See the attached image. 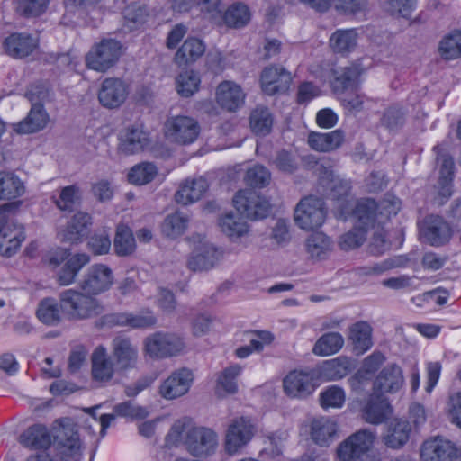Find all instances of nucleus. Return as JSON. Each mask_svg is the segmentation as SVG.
<instances>
[{
  "label": "nucleus",
  "instance_id": "nucleus-55",
  "mask_svg": "<svg viewBox=\"0 0 461 461\" xmlns=\"http://www.w3.org/2000/svg\"><path fill=\"white\" fill-rule=\"evenodd\" d=\"M187 217L180 212L168 215L163 221L161 230L165 236L175 239L181 236L187 226Z\"/></svg>",
  "mask_w": 461,
  "mask_h": 461
},
{
  "label": "nucleus",
  "instance_id": "nucleus-63",
  "mask_svg": "<svg viewBox=\"0 0 461 461\" xmlns=\"http://www.w3.org/2000/svg\"><path fill=\"white\" fill-rule=\"evenodd\" d=\"M123 14L129 28L134 29L146 22L147 9L138 5H131L124 9Z\"/></svg>",
  "mask_w": 461,
  "mask_h": 461
},
{
  "label": "nucleus",
  "instance_id": "nucleus-16",
  "mask_svg": "<svg viewBox=\"0 0 461 461\" xmlns=\"http://www.w3.org/2000/svg\"><path fill=\"white\" fill-rule=\"evenodd\" d=\"M194 380V373L187 367L173 371L158 387V394L165 400H175L185 395Z\"/></svg>",
  "mask_w": 461,
  "mask_h": 461
},
{
  "label": "nucleus",
  "instance_id": "nucleus-42",
  "mask_svg": "<svg viewBox=\"0 0 461 461\" xmlns=\"http://www.w3.org/2000/svg\"><path fill=\"white\" fill-rule=\"evenodd\" d=\"M349 340L357 354H364L373 346L372 328L366 321H358L349 329Z\"/></svg>",
  "mask_w": 461,
  "mask_h": 461
},
{
  "label": "nucleus",
  "instance_id": "nucleus-60",
  "mask_svg": "<svg viewBox=\"0 0 461 461\" xmlns=\"http://www.w3.org/2000/svg\"><path fill=\"white\" fill-rule=\"evenodd\" d=\"M220 0H173V8L185 12L194 5L200 6L202 12H212L219 5Z\"/></svg>",
  "mask_w": 461,
  "mask_h": 461
},
{
  "label": "nucleus",
  "instance_id": "nucleus-12",
  "mask_svg": "<svg viewBox=\"0 0 461 461\" xmlns=\"http://www.w3.org/2000/svg\"><path fill=\"white\" fill-rule=\"evenodd\" d=\"M114 273L108 265L95 263L85 271L79 282V287L83 292L95 297L109 291L114 285Z\"/></svg>",
  "mask_w": 461,
  "mask_h": 461
},
{
  "label": "nucleus",
  "instance_id": "nucleus-59",
  "mask_svg": "<svg viewBox=\"0 0 461 461\" xmlns=\"http://www.w3.org/2000/svg\"><path fill=\"white\" fill-rule=\"evenodd\" d=\"M79 198V189L76 185H68L60 190L59 197L53 196L52 200L61 211L71 210Z\"/></svg>",
  "mask_w": 461,
  "mask_h": 461
},
{
  "label": "nucleus",
  "instance_id": "nucleus-52",
  "mask_svg": "<svg viewBox=\"0 0 461 461\" xmlns=\"http://www.w3.org/2000/svg\"><path fill=\"white\" fill-rule=\"evenodd\" d=\"M62 314L60 303L52 298H46L39 303L37 317L44 324L57 325L61 321Z\"/></svg>",
  "mask_w": 461,
  "mask_h": 461
},
{
  "label": "nucleus",
  "instance_id": "nucleus-46",
  "mask_svg": "<svg viewBox=\"0 0 461 461\" xmlns=\"http://www.w3.org/2000/svg\"><path fill=\"white\" fill-rule=\"evenodd\" d=\"M273 122V115L266 106L258 105L250 113L249 126L251 131L257 135L266 136L269 134Z\"/></svg>",
  "mask_w": 461,
  "mask_h": 461
},
{
  "label": "nucleus",
  "instance_id": "nucleus-33",
  "mask_svg": "<svg viewBox=\"0 0 461 461\" xmlns=\"http://www.w3.org/2000/svg\"><path fill=\"white\" fill-rule=\"evenodd\" d=\"M384 362V355L378 351H375L366 357L357 372L349 379L352 388L358 389L362 384L371 380L374 374Z\"/></svg>",
  "mask_w": 461,
  "mask_h": 461
},
{
  "label": "nucleus",
  "instance_id": "nucleus-26",
  "mask_svg": "<svg viewBox=\"0 0 461 461\" xmlns=\"http://www.w3.org/2000/svg\"><path fill=\"white\" fill-rule=\"evenodd\" d=\"M91 362L93 380L105 384L113 379L115 366L105 348L102 346L97 347L92 354Z\"/></svg>",
  "mask_w": 461,
  "mask_h": 461
},
{
  "label": "nucleus",
  "instance_id": "nucleus-3",
  "mask_svg": "<svg viewBox=\"0 0 461 461\" xmlns=\"http://www.w3.org/2000/svg\"><path fill=\"white\" fill-rule=\"evenodd\" d=\"M60 308L70 320H86L100 315L104 307L100 301L82 290L69 288L59 294Z\"/></svg>",
  "mask_w": 461,
  "mask_h": 461
},
{
  "label": "nucleus",
  "instance_id": "nucleus-31",
  "mask_svg": "<svg viewBox=\"0 0 461 461\" xmlns=\"http://www.w3.org/2000/svg\"><path fill=\"white\" fill-rule=\"evenodd\" d=\"M208 189L203 177L185 180L175 194L176 203L187 205L200 200Z\"/></svg>",
  "mask_w": 461,
  "mask_h": 461
},
{
  "label": "nucleus",
  "instance_id": "nucleus-20",
  "mask_svg": "<svg viewBox=\"0 0 461 461\" xmlns=\"http://www.w3.org/2000/svg\"><path fill=\"white\" fill-rule=\"evenodd\" d=\"M245 99L243 88L233 80H224L215 88V102L225 111L237 112L244 105Z\"/></svg>",
  "mask_w": 461,
  "mask_h": 461
},
{
  "label": "nucleus",
  "instance_id": "nucleus-17",
  "mask_svg": "<svg viewBox=\"0 0 461 461\" xmlns=\"http://www.w3.org/2000/svg\"><path fill=\"white\" fill-rule=\"evenodd\" d=\"M129 93V86L124 80L110 77L102 81L97 97L104 108L117 109L125 103Z\"/></svg>",
  "mask_w": 461,
  "mask_h": 461
},
{
  "label": "nucleus",
  "instance_id": "nucleus-40",
  "mask_svg": "<svg viewBox=\"0 0 461 461\" xmlns=\"http://www.w3.org/2000/svg\"><path fill=\"white\" fill-rule=\"evenodd\" d=\"M440 165L438 185L437 186L438 203H443L445 200L452 194V180H453V159L448 156H442L438 158Z\"/></svg>",
  "mask_w": 461,
  "mask_h": 461
},
{
  "label": "nucleus",
  "instance_id": "nucleus-2",
  "mask_svg": "<svg viewBox=\"0 0 461 461\" xmlns=\"http://www.w3.org/2000/svg\"><path fill=\"white\" fill-rule=\"evenodd\" d=\"M185 338L176 332L156 331L143 339L142 352L145 357L159 361L185 354Z\"/></svg>",
  "mask_w": 461,
  "mask_h": 461
},
{
  "label": "nucleus",
  "instance_id": "nucleus-48",
  "mask_svg": "<svg viewBox=\"0 0 461 461\" xmlns=\"http://www.w3.org/2000/svg\"><path fill=\"white\" fill-rule=\"evenodd\" d=\"M112 321L118 325L131 328H149L156 324L157 319L152 312L145 311L136 314L118 313L112 316Z\"/></svg>",
  "mask_w": 461,
  "mask_h": 461
},
{
  "label": "nucleus",
  "instance_id": "nucleus-24",
  "mask_svg": "<svg viewBox=\"0 0 461 461\" xmlns=\"http://www.w3.org/2000/svg\"><path fill=\"white\" fill-rule=\"evenodd\" d=\"M113 356L118 370H131L137 366L139 349L129 339L116 338L113 341Z\"/></svg>",
  "mask_w": 461,
  "mask_h": 461
},
{
  "label": "nucleus",
  "instance_id": "nucleus-11",
  "mask_svg": "<svg viewBox=\"0 0 461 461\" xmlns=\"http://www.w3.org/2000/svg\"><path fill=\"white\" fill-rule=\"evenodd\" d=\"M375 439V431L359 429L339 444L337 456L340 461H358L374 447Z\"/></svg>",
  "mask_w": 461,
  "mask_h": 461
},
{
  "label": "nucleus",
  "instance_id": "nucleus-23",
  "mask_svg": "<svg viewBox=\"0 0 461 461\" xmlns=\"http://www.w3.org/2000/svg\"><path fill=\"white\" fill-rule=\"evenodd\" d=\"M404 378L402 368L396 364L384 366L374 381L375 394L395 393L403 385Z\"/></svg>",
  "mask_w": 461,
  "mask_h": 461
},
{
  "label": "nucleus",
  "instance_id": "nucleus-45",
  "mask_svg": "<svg viewBox=\"0 0 461 461\" xmlns=\"http://www.w3.org/2000/svg\"><path fill=\"white\" fill-rule=\"evenodd\" d=\"M25 193L24 183L12 172H0V199L11 200Z\"/></svg>",
  "mask_w": 461,
  "mask_h": 461
},
{
  "label": "nucleus",
  "instance_id": "nucleus-35",
  "mask_svg": "<svg viewBox=\"0 0 461 461\" xmlns=\"http://www.w3.org/2000/svg\"><path fill=\"white\" fill-rule=\"evenodd\" d=\"M19 442L25 447L46 451L50 447L52 440L46 426L35 424L20 435Z\"/></svg>",
  "mask_w": 461,
  "mask_h": 461
},
{
  "label": "nucleus",
  "instance_id": "nucleus-32",
  "mask_svg": "<svg viewBox=\"0 0 461 461\" xmlns=\"http://www.w3.org/2000/svg\"><path fill=\"white\" fill-rule=\"evenodd\" d=\"M243 367L239 364H232L225 367L216 377L215 393L219 397H226L238 392L237 378Z\"/></svg>",
  "mask_w": 461,
  "mask_h": 461
},
{
  "label": "nucleus",
  "instance_id": "nucleus-41",
  "mask_svg": "<svg viewBox=\"0 0 461 461\" xmlns=\"http://www.w3.org/2000/svg\"><path fill=\"white\" fill-rule=\"evenodd\" d=\"M205 52L204 43L194 37L187 38L175 55V62L179 65H186L196 61Z\"/></svg>",
  "mask_w": 461,
  "mask_h": 461
},
{
  "label": "nucleus",
  "instance_id": "nucleus-57",
  "mask_svg": "<svg viewBox=\"0 0 461 461\" xmlns=\"http://www.w3.org/2000/svg\"><path fill=\"white\" fill-rule=\"evenodd\" d=\"M346 401L345 391L337 385H330L320 393V403L323 409H339Z\"/></svg>",
  "mask_w": 461,
  "mask_h": 461
},
{
  "label": "nucleus",
  "instance_id": "nucleus-10",
  "mask_svg": "<svg viewBox=\"0 0 461 461\" xmlns=\"http://www.w3.org/2000/svg\"><path fill=\"white\" fill-rule=\"evenodd\" d=\"M327 210L324 202L312 195L301 199L294 212L296 226L306 231L321 228L325 222Z\"/></svg>",
  "mask_w": 461,
  "mask_h": 461
},
{
  "label": "nucleus",
  "instance_id": "nucleus-28",
  "mask_svg": "<svg viewBox=\"0 0 461 461\" xmlns=\"http://www.w3.org/2000/svg\"><path fill=\"white\" fill-rule=\"evenodd\" d=\"M339 425L329 417L313 419L310 425L311 438L319 446H329L337 436Z\"/></svg>",
  "mask_w": 461,
  "mask_h": 461
},
{
  "label": "nucleus",
  "instance_id": "nucleus-34",
  "mask_svg": "<svg viewBox=\"0 0 461 461\" xmlns=\"http://www.w3.org/2000/svg\"><path fill=\"white\" fill-rule=\"evenodd\" d=\"M194 426V422L187 418L176 420L165 437V446L167 447L184 446L187 449Z\"/></svg>",
  "mask_w": 461,
  "mask_h": 461
},
{
  "label": "nucleus",
  "instance_id": "nucleus-25",
  "mask_svg": "<svg viewBox=\"0 0 461 461\" xmlns=\"http://www.w3.org/2000/svg\"><path fill=\"white\" fill-rule=\"evenodd\" d=\"M420 232L432 246L443 245L451 237L449 225L441 217L436 215H430L424 220Z\"/></svg>",
  "mask_w": 461,
  "mask_h": 461
},
{
  "label": "nucleus",
  "instance_id": "nucleus-38",
  "mask_svg": "<svg viewBox=\"0 0 461 461\" xmlns=\"http://www.w3.org/2000/svg\"><path fill=\"white\" fill-rule=\"evenodd\" d=\"M218 225L221 231L234 242L249 232L248 222L233 212L222 214L218 220Z\"/></svg>",
  "mask_w": 461,
  "mask_h": 461
},
{
  "label": "nucleus",
  "instance_id": "nucleus-22",
  "mask_svg": "<svg viewBox=\"0 0 461 461\" xmlns=\"http://www.w3.org/2000/svg\"><path fill=\"white\" fill-rule=\"evenodd\" d=\"M118 140V150L124 155L136 154L149 144L148 132L139 125H132L121 131Z\"/></svg>",
  "mask_w": 461,
  "mask_h": 461
},
{
  "label": "nucleus",
  "instance_id": "nucleus-49",
  "mask_svg": "<svg viewBox=\"0 0 461 461\" xmlns=\"http://www.w3.org/2000/svg\"><path fill=\"white\" fill-rule=\"evenodd\" d=\"M344 345V338L339 332L323 334L315 342L312 353L316 356L327 357L339 352Z\"/></svg>",
  "mask_w": 461,
  "mask_h": 461
},
{
  "label": "nucleus",
  "instance_id": "nucleus-27",
  "mask_svg": "<svg viewBox=\"0 0 461 461\" xmlns=\"http://www.w3.org/2000/svg\"><path fill=\"white\" fill-rule=\"evenodd\" d=\"M361 69L357 65L331 68L328 80L335 92H343L357 83Z\"/></svg>",
  "mask_w": 461,
  "mask_h": 461
},
{
  "label": "nucleus",
  "instance_id": "nucleus-13",
  "mask_svg": "<svg viewBox=\"0 0 461 461\" xmlns=\"http://www.w3.org/2000/svg\"><path fill=\"white\" fill-rule=\"evenodd\" d=\"M232 202L238 212L250 220L265 218L271 210V204L267 199L249 189L237 192Z\"/></svg>",
  "mask_w": 461,
  "mask_h": 461
},
{
  "label": "nucleus",
  "instance_id": "nucleus-15",
  "mask_svg": "<svg viewBox=\"0 0 461 461\" xmlns=\"http://www.w3.org/2000/svg\"><path fill=\"white\" fill-rule=\"evenodd\" d=\"M318 384L312 371L293 370L283 379L285 393L294 399H305L312 395Z\"/></svg>",
  "mask_w": 461,
  "mask_h": 461
},
{
  "label": "nucleus",
  "instance_id": "nucleus-58",
  "mask_svg": "<svg viewBox=\"0 0 461 461\" xmlns=\"http://www.w3.org/2000/svg\"><path fill=\"white\" fill-rule=\"evenodd\" d=\"M271 180L268 169L261 165H256L246 172L244 181L252 187L262 188L267 186Z\"/></svg>",
  "mask_w": 461,
  "mask_h": 461
},
{
  "label": "nucleus",
  "instance_id": "nucleus-37",
  "mask_svg": "<svg viewBox=\"0 0 461 461\" xmlns=\"http://www.w3.org/2000/svg\"><path fill=\"white\" fill-rule=\"evenodd\" d=\"M91 224V216L86 212H78L72 217L65 229L59 230L58 235L62 241L77 242L86 234Z\"/></svg>",
  "mask_w": 461,
  "mask_h": 461
},
{
  "label": "nucleus",
  "instance_id": "nucleus-21",
  "mask_svg": "<svg viewBox=\"0 0 461 461\" xmlns=\"http://www.w3.org/2000/svg\"><path fill=\"white\" fill-rule=\"evenodd\" d=\"M461 456V448L451 441L442 438H433L426 440L421 447L422 461H452Z\"/></svg>",
  "mask_w": 461,
  "mask_h": 461
},
{
  "label": "nucleus",
  "instance_id": "nucleus-30",
  "mask_svg": "<svg viewBox=\"0 0 461 461\" xmlns=\"http://www.w3.org/2000/svg\"><path fill=\"white\" fill-rule=\"evenodd\" d=\"M305 251L312 260L326 259L333 250L332 240L323 232H314L304 242Z\"/></svg>",
  "mask_w": 461,
  "mask_h": 461
},
{
  "label": "nucleus",
  "instance_id": "nucleus-1",
  "mask_svg": "<svg viewBox=\"0 0 461 461\" xmlns=\"http://www.w3.org/2000/svg\"><path fill=\"white\" fill-rule=\"evenodd\" d=\"M320 184L330 191L329 195L336 202L335 214L338 218L353 221V229L339 239V246L343 250L360 247L366 240V233L374 226L377 204L373 199L365 198L354 202L349 198V182L334 175L330 167L318 166Z\"/></svg>",
  "mask_w": 461,
  "mask_h": 461
},
{
  "label": "nucleus",
  "instance_id": "nucleus-7",
  "mask_svg": "<svg viewBox=\"0 0 461 461\" xmlns=\"http://www.w3.org/2000/svg\"><path fill=\"white\" fill-rule=\"evenodd\" d=\"M53 429L54 447L60 459L79 461L83 447L75 425L66 419L59 421Z\"/></svg>",
  "mask_w": 461,
  "mask_h": 461
},
{
  "label": "nucleus",
  "instance_id": "nucleus-5",
  "mask_svg": "<svg viewBox=\"0 0 461 461\" xmlns=\"http://www.w3.org/2000/svg\"><path fill=\"white\" fill-rule=\"evenodd\" d=\"M162 131L169 143L188 146L197 140L201 127L197 120L191 116L171 115L165 120Z\"/></svg>",
  "mask_w": 461,
  "mask_h": 461
},
{
  "label": "nucleus",
  "instance_id": "nucleus-36",
  "mask_svg": "<svg viewBox=\"0 0 461 461\" xmlns=\"http://www.w3.org/2000/svg\"><path fill=\"white\" fill-rule=\"evenodd\" d=\"M365 420L371 424L383 423L392 412L388 401L378 394H373L363 408Z\"/></svg>",
  "mask_w": 461,
  "mask_h": 461
},
{
  "label": "nucleus",
  "instance_id": "nucleus-19",
  "mask_svg": "<svg viewBox=\"0 0 461 461\" xmlns=\"http://www.w3.org/2000/svg\"><path fill=\"white\" fill-rule=\"evenodd\" d=\"M186 451L194 457L213 455L219 447L218 434L212 429L194 426Z\"/></svg>",
  "mask_w": 461,
  "mask_h": 461
},
{
  "label": "nucleus",
  "instance_id": "nucleus-18",
  "mask_svg": "<svg viewBox=\"0 0 461 461\" xmlns=\"http://www.w3.org/2000/svg\"><path fill=\"white\" fill-rule=\"evenodd\" d=\"M293 77L290 71L282 66L270 65L266 67L260 75V86L267 95H275L287 92L291 86Z\"/></svg>",
  "mask_w": 461,
  "mask_h": 461
},
{
  "label": "nucleus",
  "instance_id": "nucleus-64",
  "mask_svg": "<svg viewBox=\"0 0 461 461\" xmlns=\"http://www.w3.org/2000/svg\"><path fill=\"white\" fill-rule=\"evenodd\" d=\"M416 7V0H387L386 10L393 15L408 18Z\"/></svg>",
  "mask_w": 461,
  "mask_h": 461
},
{
  "label": "nucleus",
  "instance_id": "nucleus-51",
  "mask_svg": "<svg viewBox=\"0 0 461 461\" xmlns=\"http://www.w3.org/2000/svg\"><path fill=\"white\" fill-rule=\"evenodd\" d=\"M357 33L354 29L337 30L330 38V45L334 52L347 53L355 49Z\"/></svg>",
  "mask_w": 461,
  "mask_h": 461
},
{
  "label": "nucleus",
  "instance_id": "nucleus-29",
  "mask_svg": "<svg viewBox=\"0 0 461 461\" xmlns=\"http://www.w3.org/2000/svg\"><path fill=\"white\" fill-rule=\"evenodd\" d=\"M37 40L28 33H13L4 41L6 53L16 59L29 56L37 48Z\"/></svg>",
  "mask_w": 461,
  "mask_h": 461
},
{
  "label": "nucleus",
  "instance_id": "nucleus-4",
  "mask_svg": "<svg viewBox=\"0 0 461 461\" xmlns=\"http://www.w3.org/2000/svg\"><path fill=\"white\" fill-rule=\"evenodd\" d=\"M15 208L14 203L0 207V255L7 258L19 250L25 239L23 225L18 224L11 213Z\"/></svg>",
  "mask_w": 461,
  "mask_h": 461
},
{
  "label": "nucleus",
  "instance_id": "nucleus-8",
  "mask_svg": "<svg viewBox=\"0 0 461 461\" xmlns=\"http://www.w3.org/2000/svg\"><path fill=\"white\" fill-rule=\"evenodd\" d=\"M122 46L113 39H103L95 43L85 57L87 68L105 73L116 65L122 56Z\"/></svg>",
  "mask_w": 461,
  "mask_h": 461
},
{
  "label": "nucleus",
  "instance_id": "nucleus-39",
  "mask_svg": "<svg viewBox=\"0 0 461 461\" xmlns=\"http://www.w3.org/2000/svg\"><path fill=\"white\" fill-rule=\"evenodd\" d=\"M345 134L341 130L327 133L311 132L308 136L309 146L319 152H330L339 148L344 142Z\"/></svg>",
  "mask_w": 461,
  "mask_h": 461
},
{
  "label": "nucleus",
  "instance_id": "nucleus-43",
  "mask_svg": "<svg viewBox=\"0 0 461 461\" xmlns=\"http://www.w3.org/2000/svg\"><path fill=\"white\" fill-rule=\"evenodd\" d=\"M410 431V425L406 420L394 419L388 425L384 437V444L392 448H399L408 441Z\"/></svg>",
  "mask_w": 461,
  "mask_h": 461
},
{
  "label": "nucleus",
  "instance_id": "nucleus-9",
  "mask_svg": "<svg viewBox=\"0 0 461 461\" xmlns=\"http://www.w3.org/2000/svg\"><path fill=\"white\" fill-rule=\"evenodd\" d=\"M257 433V428L251 419L237 417L228 425L223 438L224 452L228 456H236L249 444Z\"/></svg>",
  "mask_w": 461,
  "mask_h": 461
},
{
  "label": "nucleus",
  "instance_id": "nucleus-47",
  "mask_svg": "<svg viewBox=\"0 0 461 461\" xmlns=\"http://www.w3.org/2000/svg\"><path fill=\"white\" fill-rule=\"evenodd\" d=\"M352 360L347 357H338L323 363L321 375L329 381L339 380L351 371Z\"/></svg>",
  "mask_w": 461,
  "mask_h": 461
},
{
  "label": "nucleus",
  "instance_id": "nucleus-53",
  "mask_svg": "<svg viewBox=\"0 0 461 461\" xmlns=\"http://www.w3.org/2000/svg\"><path fill=\"white\" fill-rule=\"evenodd\" d=\"M158 174L157 167L150 162H142L133 166L128 172V180L135 185L150 183Z\"/></svg>",
  "mask_w": 461,
  "mask_h": 461
},
{
  "label": "nucleus",
  "instance_id": "nucleus-6",
  "mask_svg": "<svg viewBox=\"0 0 461 461\" xmlns=\"http://www.w3.org/2000/svg\"><path fill=\"white\" fill-rule=\"evenodd\" d=\"M190 245L191 252L186 264L192 271H207L223 258V250L202 235H194L190 239Z\"/></svg>",
  "mask_w": 461,
  "mask_h": 461
},
{
  "label": "nucleus",
  "instance_id": "nucleus-44",
  "mask_svg": "<svg viewBox=\"0 0 461 461\" xmlns=\"http://www.w3.org/2000/svg\"><path fill=\"white\" fill-rule=\"evenodd\" d=\"M201 82L199 72L193 69L184 70L175 79L176 93L183 98L191 97L199 91Z\"/></svg>",
  "mask_w": 461,
  "mask_h": 461
},
{
  "label": "nucleus",
  "instance_id": "nucleus-50",
  "mask_svg": "<svg viewBox=\"0 0 461 461\" xmlns=\"http://www.w3.org/2000/svg\"><path fill=\"white\" fill-rule=\"evenodd\" d=\"M251 19L249 7L241 2H236L230 5L224 13L223 20L227 26L231 28H242Z\"/></svg>",
  "mask_w": 461,
  "mask_h": 461
},
{
  "label": "nucleus",
  "instance_id": "nucleus-61",
  "mask_svg": "<svg viewBox=\"0 0 461 461\" xmlns=\"http://www.w3.org/2000/svg\"><path fill=\"white\" fill-rule=\"evenodd\" d=\"M49 0H17V11L26 16H38L47 8Z\"/></svg>",
  "mask_w": 461,
  "mask_h": 461
},
{
  "label": "nucleus",
  "instance_id": "nucleus-56",
  "mask_svg": "<svg viewBox=\"0 0 461 461\" xmlns=\"http://www.w3.org/2000/svg\"><path fill=\"white\" fill-rule=\"evenodd\" d=\"M439 52L445 59H455L461 56V32L456 31L445 36L439 44Z\"/></svg>",
  "mask_w": 461,
  "mask_h": 461
},
{
  "label": "nucleus",
  "instance_id": "nucleus-54",
  "mask_svg": "<svg viewBox=\"0 0 461 461\" xmlns=\"http://www.w3.org/2000/svg\"><path fill=\"white\" fill-rule=\"evenodd\" d=\"M136 249L135 239L131 230L124 225L117 227L114 238V250L118 256H129Z\"/></svg>",
  "mask_w": 461,
  "mask_h": 461
},
{
  "label": "nucleus",
  "instance_id": "nucleus-14",
  "mask_svg": "<svg viewBox=\"0 0 461 461\" xmlns=\"http://www.w3.org/2000/svg\"><path fill=\"white\" fill-rule=\"evenodd\" d=\"M41 92L31 88L26 93V97L32 103V107L27 116L21 122L14 124V131L19 134H30L45 129L49 123L50 116L43 105L38 103Z\"/></svg>",
  "mask_w": 461,
  "mask_h": 461
},
{
  "label": "nucleus",
  "instance_id": "nucleus-62",
  "mask_svg": "<svg viewBox=\"0 0 461 461\" xmlns=\"http://www.w3.org/2000/svg\"><path fill=\"white\" fill-rule=\"evenodd\" d=\"M114 412L118 416L129 417L132 419H143L146 418L149 413L147 408L136 405L131 402H125L117 404L114 407Z\"/></svg>",
  "mask_w": 461,
  "mask_h": 461
}]
</instances>
